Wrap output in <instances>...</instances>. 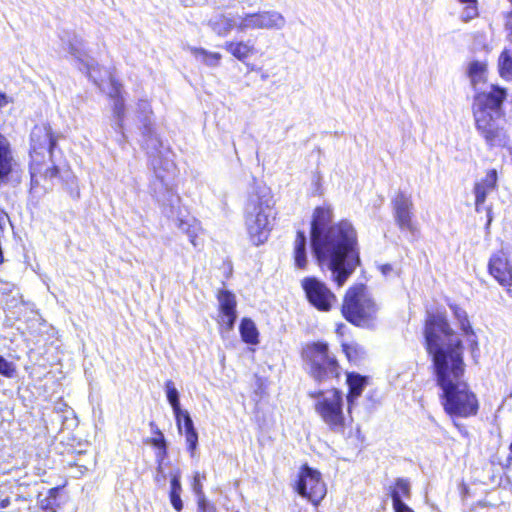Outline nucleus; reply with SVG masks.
I'll return each instance as SVG.
<instances>
[{"mask_svg":"<svg viewBox=\"0 0 512 512\" xmlns=\"http://www.w3.org/2000/svg\"><path fill=\"white\" fill-rule=\"evenodd\" d=\"M332 219L330 206L314 210L311 244L319 264L331 271L332 279L341 287L359 265L357 232L349 221L331 224Z\"/></svg>","mask_w":512,"mask_h":512,"instance_id":"1","label":"nucleus"},{"mask_svg":"<svg viewBox=\"0 0 512 512\" xmlns=\"http://www.w3.org/2000/svg\"><path fill=\"white\" fill-rule=\"evenodd\" d=\"M425 338L427 350L433 357L437 385L449 387L454 382L464 380L463 346L444 317L429 316Z\"/></svg>","mask_w":512,"mask_h":512,"instance_id":"2","label":"nucleus"},{"mask_svg":"<svg viewBox=\"0 0 512 512\" xmlns=\"http://www.w3.org/2000/svg\"><path fill=\"white\" fill-rule=\"evenodd\" d=\"M58 136L49 124L34 126L30 134V173L32 182L37 183V176L53 178L58 175V167L52 160Z\"/></svg>","mask_w":512,"mask_h":512,"instance_id":"3","label":"nucleus"},{"mask_svg":"<svg viewBox=\"0 0 512 512\" xmlns=\"http://www.w3.org/2000/svg\"><path fill=\"white\" fill-rule=\"evenodd\" d=\"M273 198L266 190L257 191L248 198L245 208V225L250 240L255 245L264 243L274 220Z\"/></svg>","mask_w":512,"mask_h":512,"instance_id":"4","label":"nucleus"},{"mask_svg":"<svg viewBox=\"0 0 512 512\" xmlns=\"http://www.w3.org/2000/svg\"><path fill=\"white\" fill-rule=\"evenodd\" d=\"M505 98V91L494 85L475 96L473 112L476 127L487 140L497 136L498 122L502 115L501 104Z\"/></svg>","mask_w":512,"mask_h":512,"instance_id":"5","label":"nucleus"},{"mask_svg":"<svg viewBox=\"0 0 512 512\" xmlns=\"http://www.w3.org/2000/svg\"><path fill=\"white\" fill-rule=\"evenodd\" d=\"M378 311V304L364 285H355L346 292L342 314L350 323L369 327L377 319Z\"/></svg>","mask_w":512,"mask_h":512,"instance_id":"6","label":"nucleus"},{"mask_svg":"<svg viewBox=\"0 0 512 512\" xmlns=\"http://www.w3.org/2000/svg\"><path fill=\"white\" fill-rule=\"evenodd\" d=\"M315 400L314 408L322 421L329 429L336 433H343L347 425L343 406V394L338 389H329L310 393Z\"/></svg>","mask_w":512,"mask_h":512,"instance_id":"7","label":"nucleus"},{"mask_svg":"<svg viewBox=\"0 0 512 512\" xmlns=\"http://www.w3.org/2000/svg\"><path fill=\"white\" fill-rule=\"evenodd\" d=\"M440 388L442 390L443 407L448 414L461 417L476 414L478 409L477 399L469 391L464 380L454 382L449 387Z\"/></svg>","mask_w":512,"mask_h":512,"instance_id":"8","label":"nucleus"},{"mask_svg":"<svg viewBox=\"0 0 512 512\" xmlns=\"http://www.w3.org/2000/svg\"><path fill=\"white\" fill-rule=\"evenodd\" d=\"M305 356L310 362L312 376L319 380L338 377L339 366L336 359L329 355L328 346L314 343L305 349Z\"/></svg>","mask_w":512,"mask_h":512,"instance_id":"9","label":"nucleus"},{"mask_svg":"<svg viewBox=\"0 0 512 512\" xmlns=\"http://www.w3.org/2000/svg\"><path fill=\"white\" fill-rule=\"evenodd\" d=\"M296 491L314 505H318L327 493L320 472L307 465L303 466L299 472Z\"/></svg>","mask_w":512,"mask_h":512,"instance_id":"10","label":"nucleus"},{"mask_svg":"<svg viewBox=\"0 0 512 512\" xmlns=\"http://www.w3.org/2000/svg\"><path fill=\"white\" fill-rule=\"evenodd\" d=\"M301 286L311 305L319 311L327 312L336 304L337 298L334 293L315 277H305Z\"/></svg>","mask_w":512,"mask_h":512,"instance_id":"11","label":"nucleus"},{"mask_svg":"<svg viewBox=\"0 0 512 512\" xmlns=\"http://www.w3.org/2000/svg\"><path fill=\"white\" fill-rule=\"evenodd\" d=\"M172 168L173 164L171 162L165 163V173L156 166L154 167L155 179L151 183V191L157 201L163 205L172 204L175 197L170 181Z\"/></svg>","mask_w":512,"mask_h":512,"instance_id":"12","label":"nucleus"},{"mask_svg":"<svg viewBox=\"0 0 512 512\" xmlns=\"http://www.w3.org/2000/svg\"><path fill=\"white\" fill-rule=\"evenodd\" d=\"M394 217L396 224L401 230L409 231L411 234L418 232V228L413 221V201L412 198L404 193H399L393 201Z\"/></svg>","mask_w":512,"mask_h":512,"instance_id":"13","label":"nucleus"},{"mask_svg":"<svg viewBox=\"0 0 512 512\" xmlns=\"http://www.w3.org/2000/svg\"><path fill=\"white\" fill-rule=\"evenodd\" d=\"M489 271L502 286H512V266L503 251L495 253L490 258Z\"/></svg>","mask_w":512,"mask_h":512,"instance_id":"14","label":"nucleus"},{"mask_svg":"<svg viewBox=\"0 0 512 512\" xmlns=\"http://www.w3.org/2000/svg\"><path fill=\"white\" fill-rule=\"evenodd\" d=\"M219 309H220V320L222 325H225L228 330H231L236 320V297L233 293L227 290H221L217 295Z\"/></svg>","mask_w":512,"mask_h":512,"instance_id":"15","label":"nucleus"},{"mask_svg":"<svg viewBox=\"0 0 512 512\" xmlns=\"http://www.w3.org/2000/svg\"><path fill=\"white\" fill-rule=\"evenodd\" d=\"M207 25L216 35L220 37H226L232 32L233 29L238 31V15L235 16L231 13L216 14L208 20Z\"/></svg>","mask_w":512,"mask_h":512,"instance_id":"16","label":"nucleus"},{"mask_svg":"<svg viewBox=\"0 0 512 512\" xmlns=\"http://www.w3.org/2000/svg\"><path fill=\"white\" fill-rule=\"evenodd\" d=\"M497 184V171L491 169L487 171L485 177L474 185L475 206L476 211H480L481 205L485 202L487 194L496 188Z\"/></svg>","mask_w":512,"mask_h":512,"instance_id":"17","label":"nucleus"},{"mask_svg":"<svg viewBox=\"0 0 512 512\" xmlns=\"http://www.w3.org/2000/svg\"><path fill=\"white\" fill-rule=\"evenodd\" d=\"M223 48L240 62H245L256 53L255 45L250 40L226 41Z\"/></svg>","mask_w":512,"mask_h":512,"instance_id":"18","label":"nucleus"},{"mask_svg":"<svg viewBox=\"0 0 512 512\" xmlns=\"http://www.w3.org/2000/svg\"><path fill=\"white\" fill-rule=\"evenodd\" d=\"M347 383L349 386V393L347 395V411L350 414L355 401L362 394L366 385V379L357 374H348Z\"/></svg>","mask_w":512,"mask_h":512,"instance_id":"19","label":"nucleus"},{"mask_svg":"<svg viewBox=\"0 0 512 512\" xmlns=\"http://www.w3.org/2000/svg\"><path fill=\"white\" fill-rule=\"evenodd\" d=\"M260 12V29L281 30L286 25L285 17L278 11L267 10Z\"/></svg>","mask_w":512,"mask_h":512,"instance_id":"20","label":"nucleus"},{"mask_svg":"<svg viewBox=\"0 0 512 512\" xmlns=\"http://www.w3.org/2000/svg\"><path fill=\"white\" fill-rule=\"evenodd\" d=\"M187 50L199 61L208 67H218L222 55L218 52L208 51L204 48L189 46Z\"/></svg>","mask_w":512,"mask_h":512,"instance_id":"21","label":"nucleus"},{"mask_svg":"<svg viewBox=\"0 0 512 512\" xmlns=\"http://www.w3.org/2000/svg\"><path fill=\"white\" fill-rule=\"evenodd\" d=\"M165 390H166L167 399L173 408L178 429L181 430L182 429L181 414L184 413V411H182L180 408L178 390L176 389L173 381H171V380L166 381Z\"/></svg>","mask_w":512,"mask_h":512,"instance_id":"22","label":"nucleus"},{"mask_svg":"<svg viewBox=\"0 0 512 512\" xmlns=\"http://www.w3.org/2000/svg\"><path fill=\"white\" fill-rule=\"evenodd\" d=\"M294 262L299 269L307 266L306 237L303 232H298L294 241Z\"/></svg>","mask_w":512,"mask_h":512,"instance_id":"23","label":"nucleus"},{"mask_svg":"<svg viewBox=\"0 0 512 512\" xmlns=\"http://www.w3.org/2000/svg\"><path fill=\"white\" fill-rule=\"evenodd\" d=\"M180 478H181V474H180L179 470L175 471L172 474V476H171V487H170V493H169L170 502H171L173 508L177 512H181L182 509H183V502H182V499H181V496H180L181 495V491H182V486H181Z\"/></svg>","mask_w":512,"mask_h":512,"instance_id":"24","label":"nucleus"},{"mask_svg":"<svg viewBox=\"0 0 512 512\" xmlns=\"http://www.w3.org/2000/svg\"><path fill=\"white\" fill-rule=\"evenodd\" d=\"M183 419V426L185 429V437L186 443L188 445V449L191 451V454H194V451L197 448L198 443V434L194 428L193 421L187 411L181 414V420Z\"/></svg>","mask_w":512,"mask_h":512,"instance_id":"25","label":"nucleus"},{"mask_svg":"<svg viewBox=\"0 0 512 512\" xmlns=\"http://www.w3.org/2000/svg\"><path fill=\"white\" fill-rule=\"evenodd\" d=\"M12 169V157L9 143L4 137L0 139V179L6 177Z\"/></svg>","mask_w":512,"mask_h":512,"instance_id":"26","label":"nucleus"},{"mask_svg":"<svg viewBox=\"0 0 512 512\" xmlns=\"http://www.w3.org/2000/svg\"><path fill=\"white\" fill-rule=\"evenodd\" d=\"M240 334L242 337V340L248 344H257L259 342L258 340V330L256 328L255 323L248 318H244L241 321L240 324Z\"/></svg>","mask_w":512,"mask_h":512,"instance_id":"27","label":"nucleus"},{"mask_svg":"<svg viewBox=\"0 0 512 512\" xmlns=\"http://www.w3.org/2000/svg\"><path fill=\"white\" fill-rule=\"evenodd\" d=\"M238 19V32L240 33L260 29V12L244 13L242 15H238Z\"/></svg>","mask_w":512,"mask_h":512,"instance_id":"28","label":"nucleus"},{"mask_svg":"<svg viewBox=\"0 0 512 512\" xmlns=\"http://www.w3.org/2000/svg\"><path fill=\"white\" fill-rule=\"evenodd\" d=\"M139 112L143 115L142 126H143V135L151 137L153 134L152 122L149 118V115L152 114L151 106L148 101L141 100L137 104Z\"/></svg>","mask_w":512,"mask_h":512,"instance_id":"29","label":"nucleus"},{"mask_svg":"<svg viewBox=\"0 0 512 512\" xmlns=\"http://www.w3.org/2000/svg\"><path fill=\"white\" fill-rule=\"evenodd\" d=\"M486 71L487 67L484 62L475 61L469 65V76L475 87L485 81Z\"/></svg>","mask_w":512,"mask_h":512,"instance_id":"30","label":"nucleus"},{"mask_svg":"<svg viewBox=\"0 0 512 512\" xmlns=\"http://www.w3.org/2000/svg\"><path fill=\"white\" fill-rule=\"evenodd\" d=\"M397 496L398 500H402V498H410V484L405 479H397L394 487L391 490L392 503H395V497Z\"/></svg>","mask_w":512,"mask_h":512,"instance_id":"31","label":"nucleus"},{"mask_svg":"<svg viewBox=\"0 0 512 512\" xmlns=\"http://www.w3.org/2000/svg\"><path fill=\"white\" fill-rule=\"evenodd\" d=\"M499 71L503 78L512 79V52L504 51L499 58Z\"/></svg>","mask_w":512,"mask_h":512,"instance_id":"32","label":"nucleus"},{"mask_svg":"<svg viewBox=\"0 0 512 512\" xmlns=\"http://www.w3.org/2000/svg\"><path fill=\"white\" fill-rule=\"evenodd\" d=\"M450 308L453 311L454 316L456 317V319L459 321V324H460L461 329L463 330V332L465 334H468V333L472 332L470 323H469L468 318H467L466 311L463 310L462 308H460L456 304H451Z\"/></svg>","mask_w":512,"mask_h":512,"instance_id":"33","label":"nucleus"},{"mask_svg":"<svg viewBox=\"0 0 512 512\" xmlns=\"http://www.w3.org/2000/svg\"><path fill=\"white\" fill-rule=\"evenodd\" d=\"M58 489H50L48 495L40 500V506L46 512H56Z\"/></svg>","mask_w":512,"mask_h":512,"instance_id":"34","label":"nucleus"},{"mask_svg":"<svg viewBox=\"0 0 512 512\" xmlns=\"http://www.w3.org/2000/svg\"><path fill=\"white\" fill-rule=\"evenodd\" d=\"M111 83H112V90L113 91H110L109 94L113 97H116L115 99V103H114V112L115 114L121 118L123 113H124V104H123V100L120 99L118 96H119V87L116 85V83L111 80Z\"/></svg>","mask_w":512,"mask_h":512,"instance_id":"35","label":"nucleus"},{"mask_svg":"<svg viewBox=\"0 0 512 512\" xmlns=\"http://www.w3.org/2000/svg\"><path fill=\"white\" fill-rule=\"evenodd\" d=\"M465 5L461 14V19L468 22L478 16L477 3H463Z\"/></svg>","mask_w":512,"mask_h":512,"instance_id":"36","label":"nucleus"},{"mask_svg":"<svg viewBox=\"0 0 512 512\" xmlns=\"http://www.w3.org/2000/svg\"><path fill=\"white\" fill-rule=\"evenodd\" d=\"M191 226L192 227H190V229L188 230V232H186V234L189 237L191 244L194 247H197L199 245L197 239H198V236L201 233L202 229H201L200 223L196 219H192Z\"/></svg>","mask_w":512,"mask_h":512,"instance_id":"37","label":"nucleus"},{"mask_svg":"<svg viewBox=\"0 0 512 512\" xmlns=\"http://www.w3.org/2000/svg\"><path fill=\"white\" fill-rule=\"evenodd\" d=\"M14 366L2 356H0V373L4 376L11 377L14 374Z\"/></svg>","mask_w":512,"mask_h":512,"instance_id":"38","label":"nucleus"},{"mask_svg":"<svg viewBox=\"0 0 512 512\" xmlns=\"http://www.w3.org/2000/svg\"><path fill=\"white\" fill-rule=\"evenodd\" d=\"M343 351L345 352L349 360H355L358 357V345L357 344H342Z\"/></svg>","mask_w":512,"mask_h":512,"instance_id":"39","label":"nucleus"},{"mask_svg":"<svg viewBox=\"0 0 512 512\" xmlns=\"http://www.w3.org/2000/svg\"><path fill=\"white\" fill-rule=\"evenodd\" d=\"M197 512H217V509L214 505L208 503L205 498H200L198 499Z\"/></svg>","mask_w":512,"mask_h":512,"instance_id":"40","label":"nucleus"},{"mask_svg":"<svg viewBox=\"0 0 512 512\" xmlns=\"http://www.w3.org/2000/svg\"><path fill=\"white\" fill-rule=\"evenodd\" d=\"M392 504L394 512H414L403 500H398L397 496L395 497V503Z\"/></svg>","mask_w":512,"mask_h":512,"instance_id":"41","label":"nucleus"},{"mask_svg":"<svg viewBox=\"0 0 512 512\" xmlns=\"http://www.w3.org/2000/svg\"><path fill=\"white\" fill-rule=\"evenodd\" d=\"M193 490L196 493V495L198 496V499L205 498V496L203 494V490H202V485H201L200 480H199V474L198 473L194 477Z\"/></svg>","mask_w":512,"mask_h":512,"instance_id":"42","label":"nucleus"},{"mask_svg":"<svg viewBox=\"0 0 512 512\" xmlns=\"http://www.w3.org/2000/svg\"><path fill=\"white\" fill-rule=\"evenodd\" d=\"M192 219L193 218H189V219H179L178 220V223H177V227L180 231H182L183 233L186 234V232H188V230L190 229L191 224H192Z\"/></svg>","mask_w":512,"mask_h":512,"instance_id":"43","label":"nucleus"},{"mask_svg":"<svg viewBox=\"0 0 512 512\" xmlns=\"http://www.w3.org/2000/svg\"><path fill=\"white\" fill-rule=\"evenodd\" d=\"M158 435H159V437L154 438L152 443L155 447L162 449L163 453H165L166 452V443H165L164 436L161 432H158Z\"/></svg>","mask_w":512,"mask_h":512,"instance_id":"44","label":"nucleus"},{"mask_svg":"<svg viewBox=\"0 0 512 512\" xmlns=\"http://www.w3.org/2000/svg\"><path fill=\"white\" fill-rule=\"evenodd\" d=\"M509 1L512 3V0ZM505 27L508 31V37L512 41V10L506 15Z\"/></svg>","mask_w":512,"mask_h":512,"instance_id":"45","label":"nucleus"},{"mask_svg":"<svg viewBox=\"0 0 512 512\" xmlns=\"http://www.w3.org/2000/svg\"><path fill=\"white\" fill-rule=\"evenodd\" d=\"M69 52H70L71 55L75 56L76 58H78L79 60L84 62V60L81 58L80 51L78 49H76L72 44H70Z\"/></svg>","mask_w":512,"mask_h":512,"instance_id":"46","label":"nucleus"},{"mask_svg":"<svg viewBox=\"0 0 512 512\" xmlns=\"http://www.w3.org/2000/svg\"><path fill=\"white\" fill-rule=\"evenodd\" d=\"M86 65H87V68H88V72H87V73H88V76H89L90 78H92V79H93V81H94V82H95V83H96V84H97L101 89L105 90V88L103 87V84H102V83H100V82H98V80L96 79V77L93 75V72H92V71H91V69H90V65H89L88 63H86Z\"/></svg>","mask_w":512,"mask_h":512,"instance_id":"47","label":"nucleus"},{"mask_svg":"<svg viewBox=\"0 0 512 512\" xmlns=\"http://www.w3.org/2000/svg\"><path fill=\"white\" fill-rule=\"evenodd\" d=\"M9 103V99L5 94L0 93V108L6 106Z\"/></svg>","mask_w":512,"mask_h":512,"instance_id":"48","label":"nucleus"},{"mask_svg":"<svg viewBox=\"0 0 512 512\" xmlns=\"http://www.w3.org/2000/svg\"><path fill=\"white\" fill-rule=\"evenodd\" d=\"M381 269V272L384 274V275H387L388 273H390L392 271V266L389 265V264H385V265H382L380 267Z\"/></svg>","mask_w":512,"mask_h":512,"instance_id":"49","label":"nucleus"},{"mask_svg":"<svg viewBox=\"0 0 512 512\" xmlns=\"http://www.w3.org/2000/svg\"><path fill=\"white\" fill-rule=\"evenodd\" d=\"M9 498H5L0 502V508H6L9 505Z\"/></svg>","mask_w":512,"mask_h":512,"instance_id":"50","label":"nucleus"},{"mask_svg":"<svg viewBox=\"0 0 512 512\" xmlns=\"http://www.w3.org/2000/svg\"><path fill=\"white\" fill-rule=\"evenodd\" d=\"M461 3H477V0H459Z\"/></svg>","mask_w":512,"mask_h":512,"instance_id":"51","label":"nucleus"},{"mask_svg":"<svg viewBox=\"0 0 512 512\" xmlns=\"http://www.w3.org/2000/svg\"><path fill=\"white\" fill-rule=\"evenodd\" d=\"M343 327H344L343 325H339L338 328H337V333L340 334Z\"/></svg>","mask_w":512,"mask_h":512,"instance_id":"52","label":"nucleus"},{"mask_svg":"<svg viewBox=\"0 0 512 512\" xmlns=\"http://www.w3.org/2000/svg\"><path fill=\"white\" fill-rule=\"evenodd\" d=\"M86 63H88L90 65V69H92L91 71L93 72V70H95V67H93V65L90 64V62H88V61Z\"/></svg>","mask_w":512,"mask_h":512,"instance_id":"53","label":"nucleus"},{"mask_svg":"<svg viewBox=\"0 0 512 512\" xmlns=\"http://www.w3.org/2000/svg\"><path fill=\"white\" fill-rule=\"evenodd\" d=\"M160 479H165V476H159V478L156 477V481H160Z\"/></svg>","mask_w":512,"mask_h":512,"instance_id":"54","label":"nucleus"},{"mask_svg":"<svg viewBox=\"0 0 512 512\" xmlns=\"http://www.w3.org/2000/svg\"><path fill=\"white\" fill-rule=\"evenodd\" d=\"M160 479H165V476H159V478L156 477V481H160Z\"/></svg>","mask_w":512,"mask_h":512,"instance_id":"55","label":"nucleus"},{"mask_svg":"<svg viewBox=\"0 0 512 512\" xmlns=\"http://www.w3.org/2000/svg\"><path fill=\"white\" fill-rule=\"evenodd\" d=\"M160 479H165V476H159V478L156 477V481H160Z\"/></svg>","mask_w":512,"mask_h":512,"instance_id":"56","label":"nucleus"},{"mask_svg":"<svg viewBox=\"0 0 512 512\" xmlns=\"http://www.w3.org/2000/svg\"><path fill=\"white\" fill-rule=\"evenodd\" d=\"M491 220H492V219H491V217L489 216V218H488V223H487L488 225L491 223Z\"/></svg>","mask_w":512,"mask_h":512,"instance_id":"57","label":"nucleus"},{"mask_svg":"<svg viewBox=\"0 0 512 512\" xmlns=\"http://www.w3.org/2000/svg\"><path fill=\"white\" fill-rule=\"evenodd\" d=\"M4 138V136L0 135V139Z\"/></svg>","mask_w":512,"mask_h":512,"instance_id":"58","label":"nucleus"},{"mask_svg":"<svg viewBox=\"0 0 512 512\" xmlns=\"http://www.w3.org/2000/svg\"><path fill=\"white\" fill-rule=\"evenodd\" d=\"M510 448H511V451H512V443H511V446H510Z\"/></svg>","mask_w":512,"mask_h":512,"instance_id":"59","label":"nucleus"}]
</instances>
